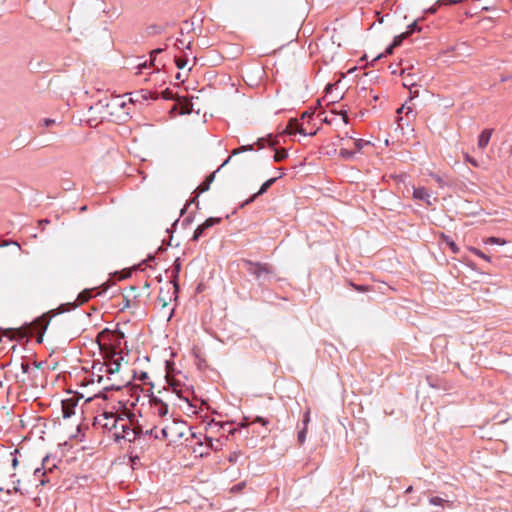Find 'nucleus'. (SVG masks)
<instances>
[{
    "label": "nucleus",
    "instance_id": "nucleus-28",
    "mask_svg": "<svg viewBox=\"0 0 512 512\" xmlns=\"http://www.w3.org/2000/svg\"><path fill=\"white\" fill-rule=\"evenodd\" d=\"M406 37H408V35L405 32L401 33L400 35L395 36L393 43H392L393 46H395V47L399 46Z\"/></svg>",
    "mask_w": 512,
    "mask_h": 512
},
{
    "label": "nucleus",
    "instance_id": "nucleus-15",
    "mask_svg": "<svg viewBox=\"0 0 512 512\" xmlns=\"http://www.w3.org/2000/svg\"><path fill=\"white\" fill-rule=\"evenodd\" d=\"M20 369L23 374H27L29 379L36 378L40 372L37 365L31 366L28 362H21Z\"/></svg>",
    "mask_w": 512,
    "mask_h": 512
},
{
    "label": "nucleus",
    "instance_id": "nucleus-33",
    "mask_svg": "<svg viewBox=\"0 0 512 512\" xmlns=\"http://www.w3.org/2000/svg\"><path fill=\"white\" fill-rule=\"evenodd\" d=\"M464 160L468 163H470L472 166L474 167H478L479 166V163L476 159L472 158L469 154H465L464 155Z\"/></svg>",
    "mask_w": 512,
    "mask_h": 512
},
{
    "label": "nucleus",
    "instance_id": "nucleus-9",
    "mask_svg": "<svg viewBox=\"0 0 512 512\" xmlns=\"http://www.w3.org/2000/svg\"><path fill=\"white\" fill-rule=\"evenodd\" d=\"M412 198L415 200L423 201L426 205L431 206L435 198L429 190L424 187H412Z\"/></svg>",
    "mask_w": 512,
    "mask_h": 512
},
{
    "label": "nucleus",
    "instance_id": "nucleus-11",
    "mask_svg": "<svg viewBox=\"0 0 512 512\" xmlns=\"http://www.w3.org/2000/svg\"><path fill=\"white\" fill-rule=\"evenodd\" d=\"M78 399L72 396L68 399L62 400V414L64 418H70L76 412Z\"/></svg>",
    "mask_w": 512,
    "mask_h": 512
},
{
    "label": "nucleus",
    "instance_id": "nucleus-49",
    "mask_svg": "<svg viewBox=\"0 0 512 512\" xmlns=\"http://www.w3.org/2000/svg\"><path fill=\"white\" fill-rule=\"evenodd\" d=\"M147 67V64L146 63H143V64H140L138 66V68L141 70L142 68H146Z\"/></svg>",
    "mask_w": 512,
    "mask_h": 512
},
{
    "label": "nucleus",
    "instance_id": "nucleus-35",
    "mask_svg": "<svg viewBox=\"0 0 512 512\" xmlns=\"http://www.w3.org/2000/svg\"><path fill=\"white\" fill-rule=\"evenodd\" d=\"M296 133H299L301 135L307 136L308 133L303 129V127L297 122L296 125ZM315 132L309 133V135H314Z\"/></svg>",
    "mask_w": 512,
    "mask_h": 512
},
{
    "label": "nucleus",
    "instance_id": "nucleus-31",
    "mask_svg": "<svg viewBox=\"0 0 512 512\" xmlns=\"http://www.w3.org/2000/svg\"><path fill=\"white\" fill-rule=\"evenodd\" d=\"M306 435H307V428H302L299 432H298V442L300 445H302L305 440H306Z\"/></svg>",
    "mask_w": 512,
    "mask_h": 512
},
{
    "label": "nucleus",
    "instance_id": "nucleus-50",
    "mask_svg": "<svg viewBox=\"0 0 512 512\" xmlns=\"http://www.w3.org/2000/svg\"><path fill=\"white\" fill-rule=\"evenodd\" d=\"M175 77H176L177 80H181L182 75H181V73L178 72Z\"/></svg>",
    "mask_w": 512,
    "mask_h": 512
},
{
    "label": "nucleus",
    "instance_id": "nucleus-32",
    "mask_svg": "<svg viewBox=\"0 0 512 512\" xmlns=\"http://www.w3.org/2000/svg\"><path fill=\"white\" fill-rule=\"evenodd\" d=\"M421 29L418 27V24L416 21H414L413 23H411L410 25H408L407 27V31L405 33H407V35H410L412 34L413 32L415 31H420Z\"/></svg>",
    "mask_w": 512,
    "mask_h": 512
},
{
    "label": "nucleus",
    "instance_id": "nucleus-44",
    "mask_svg": "<svg viewBox=\"0 0 512 512\" xmlns=\"http://www.w3.org/2000/svg\"><path fill=\"white\" fill-rule=\"evenodd\" d=\"M341 116H342V121L344 124H347L348 123V116H347V113L346 111H342L341 113Z\"/></svg>",
    "mask_w": 512,
    "mask_h": 512
},
{
    "label": "nucleus",
    "instance_id": "nucleus-24",
    "mask_svg": "<svg viewBox=\"0 0 512 512\" xmlns=\"http://www.w3.org/2000/svg\"><path fill=\"white\" fill-rule=\"evenodd\" d=\"M288 157V153L286 150H277L274 154V161L275 162H280L282 160H284L285 158Z\"/></svg>",
    "mask_w": 512,
    "mask_h": 512
},
{
    "label": "nucleus",
    "instance_id": "nucleus-47",
    "mask_svg": "<svg viewBox=\"0 0 512 512\" xmlns=\"http://www.w3.org/2000/svg\"><path fill=\"white\" fill-rule=\"evenodd\" d=\"M17 465H18V459L16 457H14L13 460H12V466L14 468H16Z\"/></svg>",
    "mask_w": 512,
    "mask_h": 512
},
{
    "label": "nucleus",
    "instance_id": "nucleus-23",
    "mask_svg": "<svg viewBox=\"0 0 512 512\" xmlns=\"http://www.w3.org/2000/svg\"><path fill=\"white\" fill-rule=\"evenodd\" d=\"M470 251L476 255L477 257L487 261V262H491V258L490 256L486 255L484 252H482L480 249L478 248H471Z\"/></svg>",
    "mask_w": 512,
    "mask_h": 512
},
{
    "label": "nucleus",
    "instance_id": "nucleus-45",
    "mask_svg": "<svg viewBox=\"0 0 512 512\" xmlns=\"http://www.w3.org/2000/svg\"><path fill=\"white\" fill-rule=\"evenodd\" d=\"M161 52H162V49H160V48L155 49V50H153V51L151 52V57H152V58H154V56H155L156 54H159V53H161Z\"/></svg>",
    "mask_w": 512,
    "mask_h": 512
},
{
    "label": "nucleus",
    "instance_id": "nucleus-39",
    "mask_svg": "<svg viewBox=\"0 0 512 512\" xmlns=\"http://www.w3.org/2000/svg\"><path fill=\"white\" fill-rule=\"evenodd\" d=\"M404 110H407V114L408 113H411L412 112V109L410 106H406L405 104L402 105L398 110H397V113L400 114V113H403Z\"/></svg>",
    "mask_w": 512,
    "mask_h": 512
},
{
    "label": "nucleus",
    "instance_id": "nucleus-34",
    "mask_svg": "<svg viewBox=\"0 0 512 512\" xmlns=\"http://www.w3.org/2000/svg\"><path fill=\"white\" fill-rule=\"evenodd\" d=\"M310 422V410L308 409L304 415H303V420H302V424H303V428H307L308 427V424Z\"/></svg>",
    "mask_w": 512,
    "mask_h": 512
},
{
    "label": "nucleus",
    "instance_id": "nucleus-57",
    "mask_svg": "<svg viewBox=\"0 0 512 512\" xmlns=\"http://www.w3.org/2000/svg\"><path fill=\"white\" fill-rule=\"evenodd\" d=\"M332 85H330L328 88H327V93H330V90L332 89Z\"/></svg>",
    "mask_w": 512,
    "mask_h": 512
},
{
    "label": "nucleus",
    "instance_id": "nucleus-19",
    "mask_svg": "<svg viewBox=\"0 0 512 512\" xmlns=\"http://www.w3.org/2000/svg\"><path fill=\"white\" fill-rule=\"evenodd\" d=\"M92 297L91 295V291L90 290H84L82 291L78 297H77V301L79 302V304H84L86 303L90 298Z\"/></svg>",
    "mask_w": 512,
    "mask_h": 512
},
{
    "label": "nucleus",
    "instance_id": "nucleus-17",
    "mask_svg": "<svg viewBox=\"0 0 512 512\" xmlns=\"http://www.w3.org/2000/svg\"><path fill=\"white\" fill-rule=\"evenodd\" d=\"M402 75H403V86L404 87L409 88L411 90L412 87L416 86L415 75L410 74V73L404 75V71L402 72Z\"/></svg>",
    "mask_w": 512,
    "mask_h": 512
},
{
    "label": "nucleus",
    "instance_id": "nucleus-41",
    "mask_svg": "<svg viewBox=\"0 0 512 512\" xmlns=\"http://www.w3.org/2000/svg\"><path fill=\"white\" fill-rule=\"evenodd\" d=\"M14 486H13V491L14 492H20V480L17 479L16 481L13 482Z\"/></svg>",
    "mask_w": 512,
    "mask_h": 512
},
{
    "label": "nucleus",
    "instance_id": "nucleus-48",
    "mask_svg": "<svg viewBox=\"0 0 512 512\" xmlns=\"http://www.w3.org/2000/svg\"><path fill=\"white\" fill-rule=\"evenodd\" d=\"M91 382L92 383H97V375H93V373L91 374Z\"/></svg>",
    "mask_w": 512,
    "mask_h": 512
},
{
    "label": "nucleus",
    "instance_id": "nucleus-3",
    "mask_svg": "<svg viewBox=\"0 0 512 512\" xmlns=\"http://www.w3.org/2000/svg\"><path fill=\"white\" fill-rule=\"evenodd\" d=\"M123 420V417H120L113 412L104 411L94 418V425L112 432V435L114 436V433L119 430Z\"/></svg>",
    "mask_w": 512,
    "mask_h": 512
},
{
    "label": "nucleus",
    "instance_id": "nucleus-5",
    "mask_svg": "<svg viewBox=\"0 0 512 512\" xmlns=\"http://www.w3.org/2000/svg\"><path fill=\"white\" fill-rule=\"evenodd\" d=\"M93 375H97V383L103 386L104 390L120 389L122 382L107 381V366L104 362H96L92 366Z\"/></svg>",
    "mask_w": 512,
    "mask_h": 512
},
{
    "label": "nucleus",
    "instance_id": "nucleus-1",
    "mask_svg": "<svg viewBox=\"0 0 512 512\" xmlns=\"http://www.w3.org/2000/svg\"><path fill=\"white\" fill-rule=\"evenodd\" d=\"M125 335L119 330L110 331L108 329L99 333L97 339L101 349H109L110 354L122 350V344H126Z\"/></svg>",
    "mask_w": 512,
    "mask_h": 512
},
{
    "label": "nucleus",
    "instance_id": "nucleus-61",
    "mask_svg": "<svg viewBox=\"0 0 512 512\" xmlns=\"http://www.w3.org/2000/svg\"><path fill=\"white\" fill-rule=\"evenodd\" d=\"M180 42V45H178V48H181V46H183V42L182 41H179Z\"/></svg>",
    "mask_w": 512,
    "mask_h": 512
},
{
    "label": "nucleus",
    "instance_id": "nucleus-16",
    "mask_svg": "<svg viewBox=\"0 0 512 512\" xmlns=\"http://www.w3.org/2000/svg\"><path fill=\"white\" fill-rule=\"evenodd\" d=\"M493 134V129H484L479 137H478V142H477V146L479 149H485L487 147V145L489 144V141L491 139V136Z\"/></svg>",
    "mask_w": 512,
    "mask_h": 512
},
{
    "label": "nucleus",
    "instance_id": "nucleus-42",
    "mask_svg": "<svg viewBox=\"0 0 512 512\" xmlns=\"http://www.w3.org/2000/svg\"><path fill=\"white\" fill-rule=\"evenodd\" d=\"M245 486V483H239L235 486L232 487L231 491L232 492H235V491H240L243 487Z\"/></svg>",
    "mask_w": 512,
    "mask_h": 512
},
{
    "label": "nucleus",
    "instance_id": "nucleus-18",
    "mask_svg": "<svg viewBox=\"0 0 512 512\" xmlns=\"http://www.w3.org/2000/svg\"><path fill=\"white\" fill-rule=\"evenodd\" d=\"M214 177H215V173L210 174V175L206 178V180L198 186V188H197V189L199 190V192H200V193H203V192H205V191H207V190L209 189L210 184H211V183L213 182V180H214Z\"/></svg>",
    "mask_w": 512,
    "mask_h": 512
},
{
    "label": "nucleus",
    "instance_id": "nucleus-52",
    "mask_svg": "<svg viewBox=\"0 0 512 512\" xmlns=\"http://www.w3.org/2000/svg\"><path fill=\"white\" fill-rule=\"evenodd\" d=\"M49 223V220L48 219H45V220H41L40 221V224H48Z\"/></svg>",
    "mask_w": 512,
    "mask_h": 512
},
{
    "label": "nucleus",
    "instance_id": "nucleus-53",
    "mask_svg": "<svg viewBox=\"0 0 512 512\" xmlns=\"http://www.w3.org/2000/svg\"><path fill=\"white\" fill-rule=\"evenodd\" d=\"M46 482H47V480H45V479H43V478H42V479H40V484H41V485H44Z\"/></svg>",
    "mask_w": 512,
    "mask_h": 512
},
{
    "label": "nucleus",
    "instance_id": "nucleus-10",
    "mask_svg": "<svg viewBox=\"0 0 512 512\" xmlns=\"http://www.w3.org/2000/svg\"><path fill=\"white\" fill-rule=\"evenodd\" d=\"M220 221H221V218H216V217H210V218L206 219L201 225H199L195 229L192 240L197 241L208 228L220 223Z\"/></svg>",
    "mask_w": 512,
    "mask_h": 512
},
{
    "label": "nucleus",
    "instance_id": "nucleus-20",
    "mask_svg": "<svg viewBox=\"0 0 512 512\" xmlns=\"http://www.w3.org/2000/svg\"><path fill=\"white\" fill-rule=\"evenodd\" d=\"M296 125H297V120L291 119L289 121L288 125L286 126L284 132L289 134V135L296 134Z\"/></svg>",
    "mask_w": 512,
    "mask_h": 512
},
{
    "label": "nucleus",
    "instance_id": "nucleus-12",
    "mask_svg": "<svg viewBox=\"0 0 512 512\" xmlns=\"http://www.w3.org/2000/svg\"><path fill=\"white\" fill-rule=\"evenodd\" d=\"M152 412L161 418H164L169 413V408L166 403L158 398H153L150 401Z\"/></svg>",
    "mask_w": 512,
    "mask_h": 512
},
{
    "label": "nucleus",
    "instance_id": "nucleus-54",
    "mask_svg": "<svg viewBox=\"0 0 512 512\" xmlns=\"http://www.w3.org/2000/svg\"><path fill=\"white\" fill-rule=\"evenodd\" d=\"M230 158H231V157H228V158L225 160V162H224L221 166H224L225 164H227V163L229 162Z\"/></svg>",
    "mask_w": 512,
    "mask_h": 512
},
{
    "label": "nucleus",
    "instance_id": "nucleus-2",
    "mask_svg": "<svg viewBox=\"0 0 512 512\" xmlns=\"http://www.w3.org/2000/svg\"><path fill=\"white\" fill-rule=\"evenodd\" d=\"M183 429H185V424L183 422L172 421L170 424L163 426L161 429L154 427L151 430H147L146 434H151L156 439L162 438L167 439L170 442H174L183 436Z\"/></svg>",
    "mask_w": 512,
    "mask_h": 512
},
{
    "label": "nucleus",
    "instance_id": "nucleus-46",
    "mask_svg": "<svg viewBox=\"0 0 512 512\" xmlns=\"http://www.w3.org/2000/svg\"><path fill=\"white\" fill-rule=\"evenodd\" d=\"M394 48H395V46H393V44H391L390 46H388V47L386 48V53H387V54L392 53V51H393V49H394Z\"/></svg>",
    "mask_w": 512,
    "mask_h": 512
},
{
    "label": "nucleus",
    "instance_id": "nucleus-59",
    "mask_svg": "<svg viewBox=\"0 0 512 512\" xmlns=\"http://www.w3.org/2000/svg\"><path fill=\"white\" fill-rule=\"evenodd\" d=\"M102 104H104L103 101H100L99 104H96V107H99V105L102 106Z\"/></svg>",
    "mask_w": 512,
    "mask_h": 512
},
{
    "label": "nucleus",
    "instance_id": "nucleus-38",
    "mask_svg": "<svg viewBox=\"0 0 512 512\" xmlns=\"http://www.w3.org/2000/svg\"><path fill=\"white\" fill-rule=\"evenodd\" d=\"M253 422H255V423H260V424H261V425H263V426H266V425H268V423H269V421H268L267 419H265V418H263V417H260V416H257V417L254 419V421H253Z\"/></svg>",
    "mask_w": 512,
    "mask_h": 512
},
{
    "label": "nucleus",
    "instance_id": "nucleus-43",
    "mask_svg": "<svg viewBox=\"0 0 512 512\" xmlns=\"http://www.w3.org/2000/svg\"><path fill=\"white\" fill-rule=\"evenodd\" d=\"M54 123H55V120L50 119V118H46V119H44V121H43V124H44V126H46V127H49L50 125H52V124H54Z\"/></svg>",
    "mask_w": 512,
    "mask_h": 512
},
{
    "label": "nucleus",
    "instance_id": "nucleus-13",
    "mask_svg": "<svg viewBox=\"0 0 512 512\" xmlns=\"http://www.w3.org/2000/svg\"><path fill=\"white\" fill-rule=\"evenodd\" d=\"M169 386L172 393H174L179 399L185 401L190 407H192L189 402V391L187 389H183L180 384L175 382H169Z\"/></svg>",
    "mask_w": 512,
    "mask_h": 512
},
{
    "label": "nucleus",
    "instance_id": "nucleus-36",
    "mask_svg": "<svg viewBox=\"0 0 512 512\" xmlns=\"http://www.w3.org/2000/svg\"><path fill=\"white\" fill-rule=\"evenodd\" d=\"M175 63L179 69H183L187 65V60L176 58Z\"/></svg>",
    "mask_w": 512,
    "mask_h": 512
},
{
    "label": "nucleus",
    "instance_id": "nucleus-29",
    "mask_svg": "<svg viewBox=\"0 0 512 512\" xmlns=\"http://www.w3.org/2000/svg\"><path fill=\"white\" fill-rule=\"evenodd\" d=\"M48 459H49V457H48V456H46V457L43 459V463H42L43 467H41V468H36V469H35V471H34V475H35L36 477H38V476H44V475H45L44 465H45V463L48 461Z\"/></svg>",
    "mask_w": 512,
    "mask_h": 512
},
{
    "label": "nucleus",
    "instance_id": "nucleus-62",
    "mask_svg": "<svg viewBox=\"0 0 512 512\" xmlns=\"http://www.w3.org/2000/svg\"><path fill=\"white\" fill-rule=\"evenodd\" d=\"M129 306H130V305H129V301H128V300H126L125 307H129Z\"/></svg>",
    "mask_w": 512,
    "mask_h": 512
},
{
    "label": "nucleus",
    "instance_id": "nucleus-51",
    "mask_svg": "<svg viewBox=\"0 0 512 512\" xmlns=\"http://www.w3.org/2000/svg\"><path fill=\"white\" fill-rule=\"evenodd\" d=\"M345 138L353 140V136L349 135L348 133H345Z\"/></svg>",
    "mask_w": 512,
    "mask_h": 512
},
{
    "label": "nucleus",
    "instance_id": "nucleus-58",
    "mask_svg": "<svg viewBox=\"0 0 512 512\" xmlns=\"http://www.w3.org/2000/svg\"><path fill=\"white\" fill-rule=\"evenodd\" d=\"M430 12H432V13L436 12V8H431Z\"/></svg>",
    "mask_w": 512,
    "mask_h": 512
},
{
    "label": "nucleus",
    "instance_id": "nucleus-63",
    "mask_svg": "<svg viewBox=\"0 0 512 512\" xmlns=\"http://www.w3.org/2000/svg\"><path fill=\"white\" fill-rule=\"evenodd\" d=\"M511 153H512V146H511Z\"/></svg>",
    "mask_w": 512,
    "mask_h": 512
},
{
    "label": "nucleus",
    "instance_id": "nucleus-27",
    "mask_svg": "<svg viewBox=\"0 0 512 512\" xmlns=\"http://www.w3.org/2000/svg\"><path fill=\"white\" fill-rule=\"evenodd\" d=\"M339 153H340V156H342L345 159H351L356 154L355 151H351V150H348V149H345V148L340 149Z\"/></svg>",
    "mask_w": 512,
    "mask_h": 512
},
{
    "label": "nucleus",
    "instance_id": "nucleus-60",
    "mask_svg": "<svg viewBox=\"0 0 512 512\" xmlns=\"http://www.w3.org/2000/svg\"><path fill=\"white\" fill-rule=\"evenodd\" d=\"M180 42V45H178V48H181V46H183V42L182 41H179Z\"/></svg>",
    "mask_w": 512,
    "mask_h": 512
},
{
    "label": "nucleus",
    "instance_id": "nucleus-4",
    "mask_svg": "<svg viewBox=\"0 0 512 512\" xmlns=\"http://www.w3.org/2000/svg\"><path fill=\"white\" fill-rule=\"evenodd\" d=\"M102 108H105V113L111 117L120 119L123 115H128L129 112L126 109V101L123 96H115L110 100L102 104Z\"/></svg>",
    "mask_w": 512,
    "mask_h": 512
},
{
    "label": "nucleus",
    "instance_id": "nucleus-26",
    "mask_svg": "<svg viewBox=\"0 0 512 512\" xmlns=\"http://www.w3.org/2000/svg\"><path fill=\"white\" fill-rule=\"evenodd\" d=\"M206 445L214 450H218L220 441L216 440V443H214V440L211 437H205Z\"/></svg>",
    "mask_w": 512,
    "mask_h": 512
},
{
    "label": "nucleus",
    "instance_id": "nucleus-22",
    "mask_svg": "<svg viewBox=\"0 0 512 512\" xmlns=\"http://www.w3.org/2000/svg\"><path fill=\"white\" fill-rule=\"evenodd\" d=\"M484 243L488 245H504L506 244V241L498 237H489L484 241Z\"/></svg>",
    "mask_w": 512,
    "mask_h": 512
},
{
    "label": "nucleus",
    "instance_id": "nucleus-6",
    "mask_svg": "<svg viewBox=\"0 0 512 512\" xmlns=\"http://www.w3.org/2000/svg\"><path fill=\"white\" fill-rule=\"evenodd\" d=\"M122 360L123 357L120 355V352H114L104 361L107 366V381L121 382L119 380V371Z\"/></svg>",
    "mask_w": 512,
    "mask_h": 512
},
{
    "label": "nucleus",
    "instance_id": "nucleus-55",
    "mask_svg": "<svg viewBox=\"0 0 512 512\" xmlns=\"http://www.w3.org/2000/svg\"><path fill=\"white\" fill-rule=\"evenodd\" d=\"M324 122H326V123H330V122H331V120H329V118L325 117V118H324Z\"/></svg>",
    "mask_w": 512,
    "mask_h": 512
},
{
    "label": "nucleus",
    "instance_id": "nucleus-56",
    "mask_svg": "<svg viewBox=\"0 0 512 512\" xmlns=\"http://www.w3.org/2000/svg\"><path fill=\"white\" fill-rule=\"evenodd\" d=\"M9 244V242L5 241L3 242V244H0V246H7Z\"/></svg>",
    "mask_w": 512,
    "mask_h": 512
},
{
    "label": "nucleus",
    "instance_id": "nucleus-14",
    "mask_svg": "<svg viewBox=\"0 0 512 512\" xmlns=\"http://www.w3.org/2000/svg\"><path fill=\"white\" fill-rule=\"evenodd\" d=\"M280 177H281V176H279V178H280ZM277 179H278V177H273V178H270V179H268L267 181H265V182L261 185V187H260L259 191H258L257 193H255L251 198L247 199V200L242 204V206L247 205V204H249V203L253 202V201L256 199V197H258L259 195L264 194V193H265V192H266V191H267V190H268V189H269V188H270V187H271V186L276 182V180H277Z\"/></svg>",
    "mask_w": 512,
    "mask_h": 512
},
{
    "label": "nucleus",
    "instance_id": "nucleus-7",
    "mask_svg": "<svg viewBox=\"0 0 512 512\" xmlns=\"http://www.w3.org/2000/svg\"><path fill=\"white\" fill-rule=\"evenodd\" d=\"M139 433L140 430L136 427H133L130 420L124 418L121 426L119 427V430L114 433V439L116 441L125 440L128 442H133L137 439Z\"/></svg>",
    "mask_w": 512,
    "mask_h": 512
},
{
    "label": "nucleus",
    "instance_id": "nucleus-30",
    "mask_svg": "<svg viewBox=\"0 0 512 512\" xmlns=\"http://www.w3.org/2000/svg\"><path fill=\"white\" fill-rule=\"evenodd\" d=\"M251 150H253V146L252 145H243L240 148L234 149L233 152H232V155H237V154H239L241 152L251 151Z\"/></svg>",
    "mask_w": 512,
    "mask_h": 512
},
{
    "label": "nucleus",
    "instance_id": "nucleus-25",
    "mask_svg": "<svg viewBox=\"0 0 512 512\" xmlns=\"http://www.w3.org/2000/svg\"><path fill=\"white\" fill-rule=\"evenodd\" d=\"M444 240L454 254L459 252V248L453 240H451L449 237H445Z\"/></svg>",
    "mask_w": 512,
    "mask_h": 512
},
{
    "label": "nucleus",
    "instance_id": "nucleus-8",
    "mask_svg": "<svg viewBox=\"0 0 512 512\" xmlns=\"http://www.w3.org/2000/svg\"><path fill=\"white\" fill-rule=\"evenodd\" d=\"M244 263L247 266V271L257 279H261L263 276L272 272L271 266L266 263L252 262L249 260L244 261Z\"/></svg>",
    "mask_w": 512,
    "mask_h": 512
},
{
    "label": "nucleus",
    "instance_id": "nucleus-37",
    "mask_svg": "<svg viewBox=\"0 0 512 512\" xmlns=\"http://www.w3.org/2000/svg\"><path fill=\"white\" fill-rule=\"evenodd\" d=\"M443 501H444V500H443L442 498H440V497H432V498L429 500L430 504H431V505H435V506H436V505H442Z\"/></svg>",
    "mask_w": 512,
    "mask_h": 512
},
{
    "label": "nucleus",
    "instance_id": "nucleus-40",
    "mask_svg": "<svg viewBox=\"0 0 512 512\" xmlns=\"http://www.w3.org/2000/svg\"><path fill=\"white\" fill-rule=\"evenodd\" d=\"M353 287L359 291V292H366L368 291V287L367 286H363V285H354L353 284Z\"/></svg>",
    "mask_w": 512,
    "mask_h": 512
},
{
    "label": "nucleus",
    "instance_id": "nucleus-21",
    "mask_svg": "<svg viewBox=\"0 0 512 512\" xmlns=\"http://www.w3.org/2000/svg\"><path fill=\"white\" fill-rule=\"evenodd\" d=\"M370 142L365 141L363 139H353V145L355 147V152H360L365 145H368Z\"/></svg>",
    "mask_w": 512,
    "mask_h": 512
}]
</instances>
